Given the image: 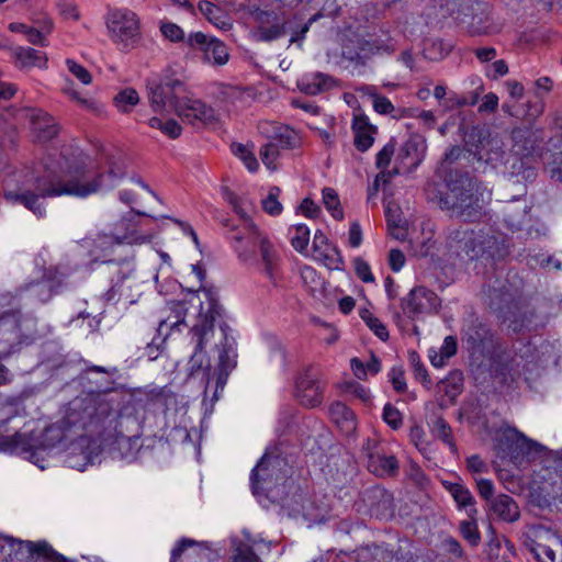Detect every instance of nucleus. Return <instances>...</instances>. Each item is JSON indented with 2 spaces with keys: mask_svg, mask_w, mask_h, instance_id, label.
Listing matches in <instances>:
<instances>
[{
  "mask_svg": "<svg viewBox=\"0 0 562 562\" xmlns=\"http://www.w3.org/2000/svg\"><path fill=\"white\" fill-rule=\"evenodd\" d=\"M126 164L123 159L109 161L106 172H94L78 156L68 158L60 155L44 165L42 175L32 176L14 190L5 189L3 198L12 205L21 204L37 217L46 214L45 199L70 195L87 198L103 188H113L124 177Z\"/></svg>",
  "mask_w": 562,
  "mask_h": 562,
  "instance_id": "obj_1",
  "label": "nucleus"
},
{
  "mask_svg": "<svg viewBox=\"0 0 562 562\" xmlns=\"http://www.w3.org/2000/svg\"><path fill=\"white\" fill-rule=\"evenodd\" d=\"M209 303L206 312H201L190 329V344L193 352L188 362L191 376H199L205 386L215 380V395L223 390L229 372L236 367V340L231 327L222 323L223 306L216 293L204 290Z\"/></svg>",
  "mask_w": 562,
  "mask_h": 562,
  "instance_id": "obj_2",
  "label": "nucleus"
},
{
  "mask_svg": "<svg viewBox=\"0 0 562 562\" xmlns=\"http://www.w3.org/2000/svg\"><path fill=\"white\" fill-rule=\"evenodd\" d=\"M446 181L448 190L439 200L440 207L467 222L479 220L492 199L491 191L468 173L451 172Z\"/></svg>",
  "mask_w": 562,
  "mask_h": 562,
  "instance_id": "obj_3",
  "label": "nucleus"
},
{
  "mask_svg": "<svg viewBox=\"0 0 562 562\" xmlns=\"http://www.w3.org/2000/svg\"><path fill=\"white\" fill-rule=\"evenodd\" d=\"M552 358L553 347L549 342H542L538 347L528 342L514 355L504 353L495 371L504 384L512 385L522 379L531 386Z\"/></svg>",
  "mask_w": 562,
  "mask_h": 562,
  "instance_id": "obj_4",
  "label": "nucleus"
},
{
  "mask_svg": "<svg viewBox=\"0 0 562 562\" xmlns=\"http://www.w3.org/2000/svg\"><path fill=\"white\" fill-rule=\"evenodd\" d=\"M447 254L450 258L462 260L501 259L507 254L503 238L496 237L483 229L474 231L460 227L449 233L446 240Z\"/></svg>",
  "mask_w": 562,
  "mask_h": 562,
  "instance_id": "obj_5",
  "label": "nucleus"
},
{
  "mask_svg": "<svg viewBox=\"0 0 562 562\" xmlns=\"http://www.w3.org/2000/svg\"><path fill=\"white\" fill-rule=\"evenodd\" d=\"M283 461L277 457L263 454L250 473V486L254 495H265L273 503L289 505L290 496H295L299 486L282 471Z\"/></svg>",
  "mask_w": 562,
  "mask_h": 562,
  "instance_id": "obj_6",
  "label": "nucleus"
},
{
  "mask_svg": "<svg viewBox=\"0 0 562 562\" xmlns=\"http://www.w3.org/2000/svg\"><path fill=\"white\" fill-rule=\"evenodd\" d=\"M294 7L256 8L251 11L254 27L251 36L256 42L272 43L285 37L296 15L291 12Z\"/></svg>",
  "mask_w": 562,
  "mask_h": 562,
  "instance_id": "obj_7",
  "label": "nucleus"
},
{
  "mask_svg": "<svg viewBox=\"0 0 562 562\" xmlns=\"http://www.w3.org/2000/svg\"><path fill=\"white\" fill-rule=\"evenodd\" d=\"M105 24L110 40L120 52H131L140 42V20L134 11L111 9L105 15Z\"/></svg>",
  "mask_w": 562,
  "mask_h": 562,
  "instance_id": "obj_8",
  "label": "nucleus"
},
{
  "mask_svg": "<svg viewBox=\"0 0 562 562\" xmlns=\"http://www.w3.org/2000/svg\"><path fill=\"white\" fill-rule=\"evenodd\" d=\"M487 299L490 308L497 313V316L504 323H507L513 331L518 333L522 329H532L538 326V324L532 323L533 312L521 306L508 290L504 288H490Z\"/></svg>",
  "mask_w": 562,
  "mask_h": 562,
  "instance_id": "obj_9",
  "label": "nucleus"
},
{
  "mask_svg": "<svg viewBox=\"0 0 562 562\" xmlns=\"http://www.w3.org/2000/svg\"><path fill=\"white\" fill-rule=\"evenodd\" d=\"M104 268L111 282L110 289L103 294L104 300L109 303H116L121 300L134 303L133 289L137 284L134 259L106 260L104 261Z\"/></svg>",
  "mask_w": 562,
  "mask_h": 562,
  "instance_id": "obj_10",
  "label": "nucleus"
},
{
  "mask_svg": "<svg viewBox=\"0 0 562 562\" xmlns=\"http://www.w3.org/2000/svg\"><path fill=\"white\" fill-rule=\"evenodd\" d=\"M524 546L537 562H562V538L544 526H531Z\"/></svg>",
  "mask_w": 562,
  "mask_h": 562,
  "instance_id": "obj_11",
  "label": "nucleus"
},
{
  "mask_svg": "<svg viewBox=\"0 0 562 562\" xmlns=\"http://www.w3.org/2000/svg\"><path fill=\"white\" fill-rule=\"evenodd\" d=\"M394 52L395 46L390 37L367 38L358 36L342 46L341 56L355 67H364L373 56L392 55Z\"/></svg>",
  "mask_w": 562,
  "mask_h": 562,
  "instance_id": "obj_12",
  "label": "nucleus"
},
{
  "mask_svg": "<svg viewBox=\"0 0 562 562\" xmlns=\"http://www.w3.org/2000/svg\"><path fill=\"white\" fill-rule=\"evenodd\" d=\"M440 304L441 301L434 291L417 286L412 289L407 296L402 300L401 306L405 315L415 319L424 314L436 313Z\"/></svg>",
  "mask_w": 562,
  "mask_h": 562,
  "instance_id": "obj_13",
  "label": "nucleus"
},
{
  "mask_svg": "<svg viewBox=\"0 0 562 562\" xmlns=\"http://www.w3.org/2000/svg\"><path fill=\"white\" fill-rule=\"evenodd\" d=\"M248 238L258 244L262 272L270 281L276 282L279 277L280 258L273 245L255 223H249Z\"/></svg>",
  "mask_w": 562,
  "mask_h": 562,
  "instance_id": "obj_14",
  "label": "nucleus"
},
{
  "mask_svg": "<svg viewBox=\"0 0 562 562\" xmlns=\"http://www.w3.org/2000/svg\"><path fill=\"white\" fill-rule=\"evenodd\" d=\"M187 45L191 48L200 49L204 59L216 66L225 65L229 59L227 46L217 38L207 37L202 32L189 34Z\"/></svg>",
  "mask_w": 562,
  "mask_h": 562,
  "instance_id": "obj_15",
  "label": "nucleus"
},
{
  "mask_svg": "<svg viewBox=\"0 0 562 562\" xmlns=\"http://www.w3.org/2000/svg\"><path fill=\"white\" fill-rule=\"evenodd\" d=\"M175 111L190 124H207L215 120V111L200 99L181 97L176 100Z\"/></svg>",
  "mask_w": 562,
  "mask_h": 562,
  "instance_id": "obj_16",
  "label": "nucleus"
},
{
  "mask_svg": "<svg viewBox=\"0 0 562 562\" xmlns=\"http://www.w3.org/2000/svg\"><path fill=\"white\" fill-rule=\"evenodd\" d=\"M324 386L312 369L303 370L295 380V396L306 407H316L323 402Z\"/></svg>",
  "mask_w": 562,
  "mask_h": 562,
  "instance_id": "obj_17",
  "label": "nucleus"
},
{
  "mask_svg": "<svg viewBox=\"0 0 562 562\" xmlns=\"http://www.w3.org/2000/svg\"><path fill=\"white\" fill-rule=\"evenodd\" d=\"M3 544L2 550H8V555L12 559L19 558V555L26 554L27 557H33L34 554L52 557L56 562H69L67 558L55 552L46 542H33V541H22L15 540L11 537L2 538Z\"/></svg>",
  "mask_w": 562,
  "mask_h": 562,
  "instance_id": "obj_18",
  "label": "nucleus"
},
{
  "mask_svg": "<svg viewBox=\"0 0 562 562\" xmlns=\"http://www.w3.org/2000/svg\"><path fill=\"white\" fill-rule=\"evenodd\" d=\"M184 92V86L180 80L169 79L150 88L149 104L154 112L161 113L167 106L175 109L176 100Z\"/></svg>",
  "mask_w": 562,
  "mask_h": 562,
  "instance_id": "obj_19",
  "label": "nucleus"
},
{
  "mask_svg": "<svg viewBox=\"0 0 562 562\" xmlns=\"http://www.w3.org/2000/svg\"><path fill=\"white\" fill-rule=\"evenodd\" d=\"M147 240L145 236H136L134 232H125L120 235L116 233H98L94 238H92L91 246L93 249L91 250L93 254L100 251H108L115 245L122 244H143Z\"/></svg>",
  "mask_w": 562,
  "mask_h": 562,
  "instance_id": "obj_20",
  "label": "nucleus"
},
{
  "mask_svg": "<svg viewBox=\"0 0 562 562\" xmlns=\"http://www.w3.org/2000/svg\"><path fill=\"white\" fill-rule=\"evenodd\" d=\"M493 333L481 322H472L464 330V341L472 351L483 352L484 349L493 344Z\"/></svg>",
  "mask_w": 562,
  "mask_h": 562,
  "instance_id": "obj_21",
  "label": "nucleus"
},
{
  "mask_svg": "<svg viewBox=\"0 0 562 562\" xmlns=\"http://www.w3.org/2000/svg\"><path fill=\"white\" fill-rule=\"evenodd\" d=\"M476 153L479 160H484L494 168L505 164L506 151L504 143L498 137L481 139Z\"/></svg>",
  "mask_w": 562,
  "mask_h": 562,
  "instance_id": "obj_22",
  "label": "nucleus"
},
{
  "mask_svg": "<svg viewBox=\"0 0 562 562\" xmlns=\"http://www.w3.org/2000/svg\"><path fill=\"white\" fill-rule=\"evenodd\" d=\"M33 133L40 140H50L58 134V125L53 116L43 110H35L31 115Z\"/></svg>",
  "mask_w": 562,
  "mask_h": 562,
  "instance_id": "obj_23",
  "label": "nucleus"
},
{
  "mask_svg": "<svg viewBox=\"0 0 562 562\" xmlns=\"http://www.w3.org/2000/svg\"><path fill=\"white\" fill-rule=\"evenodd\" d=\"M300 90L306 94L315 95L327 91L335 86L333 77L323 72L304 75L297 82Z\"/></svg>",
  "mask_w": 562,
  "mask_h": 562,
  "instance_id": "obj_24",
  "label": "nucleus"
},
{
  "mask_svg": "<svg viewBox=\"0 0 562 562\" xmlns=\"http://www.w3.org/2000/svg\"><path fill=\"white\" fill-rule=\"evenodd\" d=\"M513 151L520 157L530 156L538 147L539 136L529 128H517L513 132Z\"/></svg>",
  "mask_w": 562,
  "mask_h": 562,
  "instance_id": "obj_25",
  "label": "nucleus"
},
{
  "mask_svg": "<svg viewBox=\"0 0 562 562\" xmlns=\"http://www.w3.org/2000/svg\"><path fill=\"white\" fill-rule=\"evenodd\" d=\"M491 509L503 521L515 522L520 517V509L513 497L501 494L491 501Z\"/></svg>",
  "mask_w": 562,
  "mask_h": 562,
  "instance_id": "obj_26",
  "label": "nucleus"
},
{
  "mask_svg": "<svg viewBox=\"0 0 562 562\" xmlns=\"http://www.w3.org/2000/svg\"><path fill=\"white\" fill-rule=\"evenodd\" d=\"M368 469L378 476H390L396 473L398 462L394 456L380 452H368Z\"/></svg>",
  "mask_w": 562,
  "mask_h": 562,
  "instance_id": "obj_27",
  "label": "nucleus"
},
{
  "mask_svg": "<svg viewBox=\"0 0 562 562\" xmlns=\"http://www.w3.org/2000/svg\"><path fill=\"white\" fill-rule=\"evenodd\" d=\"M13 57L20 68H45L47 64L46 54L32 47H14Z\"/></svg>",
  "mask_w": 562,
  "mask_h": 562,
  "instance_id": "obj_28",
  "label": "nucleus"
},
{
  "mask_svg": "<svg viewBox=\"0 0 562 562\" xmlns=\"http://www.w3.org/2000/svg\"><path fill=\"white\" fill-rule=\"evenodd\" d=\"M233 239L235 241L234 249L237 254L238 259L241 262L248 266H255L259 262L257 259L256 251L258 244H255L251 240H249L247 229H245L244 233L238 232L236 235L233 236Z\"/></svg>",
  "mask_w": 562,
  "mask_h": 562,
  "instance_id": "obj_29",
  "label": "nucleus"
},
{
  "mask_svg": "<svg viewBox=\"0 0 562 562\" xmlns=\"http://www.w3.org/2000/svg\"><path fill=\"white\" fill-rule=\"evenodd\" d=\"M329 414L333 422L347 435L356 429V417L353 412L344 403L331 404Z\"/></svg>",
  "mask_w": 562,
  "mask_h": 562,
  "instance_id": "obj_30",
  "label": "nucleus"
},
{
  "mask_svg": "<svg viewBox=\"0 0 562 562\" xmlns=\"http://www.w3.org/2000/svg\"><path fill=\"white\" fill-rule=\"evenodd\" d=\"M505 438L510 442L509 449L512 450V453H517V456L529 454L541 447L538 442L527 438L522 432L514 428L508 429L505 432Z\"/></svg>",
  "mask_w": 562,
  "mask_h": 562,
  "instance_id": "obj_31",
  "label": "nucleus"
},
{
  "mask_svg": "<svg viewBox=\"0 0 562 562\" xmlns=\"http://www.w3.org/2000/svg\"><path fill=\"white\" fill-rule=\"evenodd\" d=\"M198 8L205 19L218 29L228 30L231 27L227 14L218 5L207 0H201Z\"/></svg>",
  "mask_w": 562,
  "mask_h": 562,
  "instance_id": "obj_32",
  "label": "nucleus"
},
{
  "mask_svg": "<svg viewBox=\"0 0 562 562\" xmlns=\"http://www.w3.org/2000/svg\"><path fill=\"white\" fill-rule=\"evenodd\" d=\"M458 344L454 336H447L439 350L430 348L428 357L435 368H442L447 360L457 353Z\"/></svg>",
  "mask_w": 562,
  "mask_h": 562,
  "instance_id": "obj_33",
  "label": "nucleus"
},
{
  "mask_svg": "<svg viewBox=\"0 0 562 562\" xmlns=\"http://www.w3.org/2000/svg\"><path fill=\"white\" fill-rule=\"evenodd\" d=\"M385 217L390 235L397 240H405L407 237V222L402 218L398 207L387 206Z\"/></svg>",
  "mask_w": 562,
  "mask_h": 562,
  "instance_id": "obj_34",
  "label": "nucleus"
},
{
  "mask_svg": "<svg viewBox=\"0 0 562 562\" xmlns=\"http://www.w3.org/2000/svg\"><path fill=\"white\" fill-rule=\"evenodd\" d=\"M452 49V44L440 38H428L425 41L423 55L426 59L438 61L446 58Z\"/></svg>",
  "mask_w": 562,
  "mask_h": 562,
  "instance_id": "obj_35",
  "label": "nucleus"
},
{
  "mask_svg": "<svg viewBox=\"0 0 562 562\" xmlns=\"http://www.w3.org/2000/svg\"><path fill=\"white\" fill-rule=\"evenodd\" d=\"M448 492L453 497L454 502L458 504L459 508L467 509L475 508V501L468 487L460 483H446L445 484Z\"/></svg>",
  "mask_w": 562,
  "mask_h": 562,
  "instance_id": "obj_36",
  "label": "nucleus"
},
{
  "mask_svg": "<svg viewBox=\"0 0 562 562\" xmlns=\"http://www.w3.org/2000/svg\"><path fill=\"white\" fill-rule=\"evenodd\" d=\"M477 514L476 508H470L468 510V515L470 517L469 520H462L460 522V533L464 540H467L472 547L479 546L481 541V535L477 529V525L475 521V516Z\"/></svg>",
  "mask_w": 562,
  "mask_h": 562,
  "instance_id": "obj_37",
  "label": "nucleus"
},
{
  "mask_svg": "<svg viewBox=\"0 0 562 562\" xmlns=\"http://www.w3.org/2000/svg\"><path fill=\"white\" fill-rule=\"evenodd\" d=\"M439 387L451 401H453L462 392V372L459 370L451 371L443 380L440 381Z\"/></svg>",
  "mask_w": 562,
  "mask_h": 562,
  "instance_id": "obj_38",
  "label": "nucleus"
},
{
  "mask_svg": "<svg viewBox=\"0 0 562 562\" xmlns=\"http://www.w3.org/2000/svg\"><path fill=\"white\" fill-rule=\"evenodd\" d=\"M172 310L177 313L175 319H171V317L162 319L157 328L159 336L164 335L165 338L170 330H180V326L184 324V304L182 302L173 303Z\"/></svg>",
  "mask_w": 562,
  "mask_h": 562,
  "instance_id": "obj_39",
  "label": "nucleus"
},
{
  "mask_svg": "<svg viewBox=\"0 0 562 562\" xmlns=\"http://www.w3.org/2000/svg\"><path fill=\"white\" fill-rule=\"evenodd\" d=\"M316 259L321 260L330 270H342L344 258L337 246L330 245L322 249L319 252L314 254Z\"/></svg>",
  "mask_w": 562,
  "mask_h": 562,
  "instance_id": "obj_40",
  "label": "nucleus"
},
{
  "mask_svg": "<svg viewBox=\"0 0 562 562\" xmlns=\"http://www.w3.org/2000/svg\"><path fill=\"white\" fill-rule=\"evenodd\" d=\"M148 125L159 130L165 136L171 139H176L182 134L181 125L173 119L162 120L161 117L153 116L148 120Z\"/></svg>",
  "mask_w": 562,
  "mask_h": 562,
  "instance_id": "obj_41",
  "label": "nucleus"
},
{
  "mask_svg": "<svg viewBox=\"0 0 562 562\" xmlns=\"http://www.w3.org/2000/svg\"><path fill=\"white\" fill-rule=\"evenodd\" d=\"M3 450L16 453L29 452L32 448L31 438L26 434L15 432L2 439Z\"/></svg>",
  "mask_w": 562,
  "mask_h": 562,
  "instance_id": "obj_42",
  "label": "nucleus"
},
{
  "mask_svg": "<svg viewBox=\"0 0 562 562\" xmlns=\"http://www.w3.org/2000/svg\"><path fill=\"white\" fill-rule=\"evenodd\" d=\"M113 101L121 113H128L139 102V95L135 89L125 88L114 97Z\"/></svg>",
  "mask_w": 562,
  "mask_h": 562,
  "instance_id": "obj_43",
  "label": "nucleus"
},
{
  "mask_svg": "<svg viewBox=\"0 0 562 562\" xmlns=\"http://www.w3.org/2000/svg\"><path fill=\"white\" fill-rule=\"evenodd\" d=\"M292 247L296 251H304L310 243V228L305 224H297L289 229Z\"/></svg>",
  "mask_w": 562,
  "mask_h": 562,
  "instance_id": "obj_44",
  "label": "nucleus"
},
{
  "mask_svg": "<svg viewBox=\"0 0 562 562\" xmlns=\"http://www.w3.org/2000/svg\"><path fill=\"white\" fill-rule=\"evenodd\" d=\"M273 142L282 149H292L300 145V137L293 128L280 126L277 128Z\"/></svg>",
  "mask_w": 562,
  "mask_h": 562,
  "instance_id": "obj_45",
  "label": "nucleus"
},
{
  "mask_svg": "<svg viewBox=\"0 0 562 562\" xmlns=\"http://www.w3.org/2000/svg\"><path fill=\"white\" fill-rule=\"evenodd\" d=\"M232 151L244 162L245 167L250 172H256L258 170L259 162L251 148L240 143H234L232 144Z\"/></svg>",
  "mask_w": 562,
  "mask_h": 562,
  "instance_id": "obj_46",
  "label": "nucleus"
},
{
  "mask_svg": "<svg viewBox=\"0 0 562 562\" xmlns=\"http://www.w3.org/2000/svg\"><path fill=\"white\" fill-rule=\"evenodd\" d=\"M280 193L281 189L273 186L269 189L268 195L262 199L261 206L267 214L278 216L282 213L283 206L279 201Z\"/></svg>",
  "mask_w": 562,
  "mask_h": 562,
  "instance_id": "obj_47",
  "label": "nucleus"
},
{
  "mask_svg": "<svg viewBox=\"0 0 562 562\" xmlns=\"http://www.w3.org/2000/svg\"><path fill=\"white\" fill-rule=\"evenodd\" d=\"M321 14H314L312 15L306 22L294 25L295 20L291 23V29L289 30L290 38L289 43L291 44H297L300 47L302 46V43L310 31L311 25L319 19Z\"/></svg>",
  "mask_w": 562,
  "mask_h": 562,
  "instance_id": "obj_48",
  "label": "nucleus"
},
{
  "mask_svg": "<svg viewBox=\"0 0 562 562\" xmlns=\"http://www.w3.org/2000/svg\"><path fill=\"white\" fill-rule=\"evenodd\" d=\"M323 202L327 211L331 214L335 220L344 218V211L340 206V201L337 192L331 188H324L322 191Z\"/></svg>",
  "mask_w": 562,
  "mask_h": 562,
  "instance_id": "obj_49",
  "label": "nucleus"
},
{
  "mask_svg": "<svg viewBox=\"0 0 562 562\" xmlns=\"http://www.w3.org/2000/svg\"><path fill=\"white\" fill-rule=\"evenodd\" d=\"M53 31V22L50 20H46L42 25L41 30L35 27H30L26 34V40L33 44L38 46H47L46 35Z\"/></svg>",
  "mask_w": 562,
  "mask_h": 562,
  "instance_id": "obj_50",
  "label": "nucleus"
},
{
  "mask_svg": "<svg viewBox=\"0 0 562 562\" xmlns=\"http://www.w3.org/2000/svg\"><path fill=\"white\" fill-rule=\"evenodd\" d=\"M434 434L442 440L452 451L457 450V447L452 439L451 427L442 417H437L434 422Z\"/></svg>",
  "mask_w": 562,
  "mask_h": 562,
  "instance_id": "obj_51",
  "label": "nucleus"
},
{
  "mask_svg": "<svg viewBox=\"0 0 562 562\" xmlns=\"http://www.w3.org/2000/svg\"><path fill=\"white\" fill-rule=\"evenodd\" d=\"M159 30L162 36L172 43L182 42L184 40L187 41L183 30L173 22L161 21Z\"/></svg>",
  "mask_w": 562,
  "mask_h": 562,
  "instance_id": "obj_52",
  "label": "nucleus"
},
{
  "mask_svg": "<svg viewBox=\"0 0 562 562\" xmlns=\"http://www.w3.org/2000/svg\"><path fill=\"white\" fill-rule=\"evenodd\" d=\"M279 145L274 142H269L260 148V158L268 169L276 170L274 162L279 157Z\"/></svg>",
  "mask_w": 562,
  "mask_h": 562,
  "instance_id": "obj_53",
  "label": "nucleus"
},
{
  "mask_svg": "<svg viewBox=\"0 0 562 562\" xmlns=\"http://www.w3.org/2000/svg\"><path fill=\"white\" fill-rule=\"evenodd\" d=\"M66 462L70 468L77 469L79 471H85L89 464L94 462V458L91 452L88 450H81L79 454H69L67 457Z\"/></svg>",
  "mask_w": 562,
  "mask_h": 562,
  "instance_id": "obj_54",
  "label": "nucleus"
},
{
  "mask_svg": "<svg viewBox=\"0 0 562 562\" xmlns=\"http://www.w3.org/2000/svg\"><path fill=\"white\" fill-rule=\"evenodd\" d=\"M382 418L394 430L398 429L403 424L401 412L391 403L384 405Z\"/></svg>",
  "mask_w": 562,
  "mask_h": 562,
  "instance_id": "obj_55",
  "label": "nucleus"
},
{
  "mask_svg": "<svg viewBox=\"0 0 562 562\" xmlns=\"http://www.w3.org/2000/svg\"><path fill=\"white\" fill-rule=\"evenodd\" d=\"M232 562H260V560L251 546L240 543L235 549Z\"/></svg>",
  "mask_w": 562,
  "mask_h": 562,
  "instance_id": "obj_56",
  "label": "nucleus"
},
{
  "mask_svg": "<svg viewBox=\"0 0 562 562\" xmlns=\"http://www.w3.org/2000/svg\"><path fill=\"white\" fill-rule=\"evenodd\" d=\"M408 359L413 367L415 378L422 381L423 383H430L427 369L420 361L419 355L416 351H411L408 355Z\"/></svg>",
  "mask_w": 562,
  "mask_h": 562,
  "instance_id": "obj_57",
  "label": "nucleus"
},
{
  "mask_svg": "<svg viewBox=\"0 0 562 562\" xmlns=\"http://www.w3.org/2000/svg\"><path fill=\"white\" fill-rule=\"evenodd\" d=\"M57 8L65 20L77 21L80 18L78 7L71 0H58Z\"/></svg>",
  "mask_w": 562,
  "mask_h": 562,
  "instance_id": "obj_58",
  "label": "nucleus"
},
{
  "mask_svg": "<svg viewBox=\"0 0 562 562\" xmlns=\"http://www.w3.org/2000/svg\"><path fill=\"white\" fill-rule=\"evenodd\" d=\"M389 378L396 392L404 393L406 391L407 384L405 381L404 370L401 366L392 367L389 372Z\"/></svg>",
  "mask_w": 562,
  "mask_h": 562,
  "instance_id": "obj_59",
  "label": "nucleus"
},
{
  "mask_svg": "<svg viewBox=\"0 0 562 562\" xmlns=\"http://www.w3.org/2000/svg\"><path fill=\"white\" fill-rule=\"evenodd\" d=\"M353 267L357 277L366 283H371L374 281V276L371 272V268L369 263L363 260L361 257H357L353 259Z\"/></svg>",
  "mask_w": 562,
  "mask_h": 562,
  "instance_id": "obj_60",
  "label": "nucleus"
},
{
  "mask_svg": "<svg viewBox=\"0 0 562 562\" xmlns=\"http://www.w3.org/2000/svg\"><path fill=\"white\" fill-rule=\"evenodd\" d=\"M375 128L362 132H355V146L360 151L368 150L374 142L373 133Z\"/></svg>",
  "mask_w": 562,
  "mask_h": 562,
  "instance_id": "obj_61",
  "label": "nucleus"
},
{
  "mask_svg": "<svg viewBox=\"0 0 562 562\" xmlns=\"http://www.w3.org/2000/svg\"><path fill=\"white\" fill-rule=\"evenodd\" d=\"M66 65L68 70L83 85L91 83V75L83 66L71 59H67Z\"/></svg>",
  "mask_w": 562,
  "mask_h": 562,
  "instance_id": "obj_62",
  "label": "nucleus"
},
{
  "mask_svg": "<svg viewBox=\"0 0 562 562\" xmlns=\"http://www.w3.org/2000/svg\"><path fill=\"white\" fill-rule=\"evenodd\" d=\"M394 150L395 148L392 143H387L386 145H384V147L376 154V168L386 169L392 160Z\"/></svg>",
  "mask_w": 562,
  "mask_h": 562,
  "instance_id": "obj_63",
  "label": "nucleus"
},
{
  "mask_svg": "<svg viewBox=\"0 0 562 562\" xmlns=\"http://www.w3.org/2000/svg\"><path fill=\"white\" fill-rule=\"evenodd\" d=\"M195 546H201L199 542H196L195 540L193 539H189V538H182L180 539L176 546L173 547V549L171 550V557H170V562H177L178 559L182 555V553L189 549V548H192V547H195Z\"/></svg>",
  "mask_w": 562,
  "mask_h": 562,
  "instance_id": "obj_64",
  "label": "nucleus"
}]
</instances>
